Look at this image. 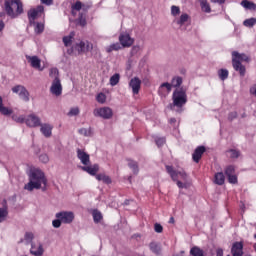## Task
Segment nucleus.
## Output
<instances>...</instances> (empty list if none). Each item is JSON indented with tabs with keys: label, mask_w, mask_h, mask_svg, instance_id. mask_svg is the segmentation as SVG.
I'll return each mask as SVG.
<instances>
[{
	"label": "nucleus",
	"mask_w": 256,
	"mask_h": 256,
	"mask_svg": "<svg viewBox=\"0 0 256 256\" xmlns=\"http://www.w3.org/2000/svg\"><path fill=\"white\" fill-rule=\"evenodd\" d=\"M169 223H175V218L171 217Z\"/></svg>",
	"instance_id": "63"
},
{
	"label": "nucleus",
	"mask_w": 256,
	"mask_h": 256,
	"mask_svg": "<svg viewBox=\"0 0 256 256\" xmlns=\"http://www.w3.org/2000/svg\"><path fill=\"white\" fill-rule=\"evenodd\" d=\"M250 94L256 98V84L250 87Z\"/></svg>",
	"instance_id": "57"
},
{
	"label": "nucleus",
	"mask_w": 256,
	"mask_h": 256,
	"mask_svg": "<svg viewBox=\"0 0 256 256\" xmlns=\"http://www.w3.org/2000/svg\"><path fill=\"white\" fill-rule=\"evenodd\" d=\"M214 183L216 185H223L225 183V174L223 172H218L214 176Z\"/></svg>",
	"instance_id": "23"
},
{
	"label": "nucleus",
	"mask_w": 256,
	"mask_h": 256,
	"mask_svg": "<svg viewBox=\"0 0 256 256\" xmlns=\"http://www.w3.org/2000/svg\"><path fill=\"white\" fill-rule=\"evenodd\" d=\"M9 216V207L7 206V200L3 201V207L0 208V223H3Z\"/></svg>",
	"instance_id": "21"
},
{
	"label": "nucleus",
	"mask_w": 256,
	"mask_h": 256,
	"mask_svg": "<svg viewBox=\"0 0 256 256\" xmlns=\"http://www.w3.org/2000/svg\"><path fill=\"white\" fill-rule=\"evenodd\" d=\"M44 5H53V0H41Z\"/></svg>",
	"instance_id": "59"
},
{
	"label": "nucleus",
	"mask_w": 256,
	"mask_h": 256,
	"mask_svg": "<svg viewBox=\"0 0 256 256\" xmlns=\"http://www.w3.org/2000/svg\"><path fill=\"white\" fill-rule=\"evenodd\" d=\"M92 215H93L94 223H100L101 219H103V214H101L99 210H94Z\"/></svg>",
	"instance_id": "37"
},
{
	"label": "nucleus",
	"mask_w": 256,
	"mask_h": 256,
	"mask_svg": "<svg viewBox=\"0 0 256 256\" xmlns=\"http://www.w3.org/2000/svg\"><path fill=\"white\" fill-rule=\"evenodd\" d=\"M26 59L31 64V67L33 69H38L39 71H43V68H41V59L37 56H26Z\"/></svg>",
	"instance_id": "18"
},
{
	"label": "nucleus",
	"mask_w": 256,
	"mask_h": 256,
	"mask_svg": "<svg viewBox=\"0 0 256 256\" xmlns=\"http://www.w3.org/2000/svg\"><path fill=\"white\" fill-rule=\"evenodd\" d=\"M73 37H75V32H70L68 36L63 37V43L65 47H69L73 41Z\"/></svg>",
	"instance_id": "28"
},
{
	"label": "nucleus",
	"mask_w": 256,
	"mask_h": 256,
	"mask_svg": "<svg viewBox=\"0 0 256 256\" xmlns=\"http://www.w3.org/2000/svg\"><path fill=\"white\" fill-rule=\"evenodd\" d=\"M13 121H15L16 123H26L27 117L20 115H13L12 116Z\"/></svg>",
	"instance_id": "43"
},
{
	"label": "nucleus",
	"mask_w": 256,
	"mask_h": 256,
	"mask_svg": "<svg viewBox=\"0 0 256 256\" xmlns=\"http://www.w3.org/2000/svg\"><path fill=\"white\" fill-rule=\"evenodd\" d=\"M150 251L152 253H155V255H161V245L158 244L157 242H152L149 244Z\"/></svg>",
	"instance_id": "25"
},
{
	"label": "nucleus",
	"mask_w": 256,
	"mask_h": 256,
	"mask_svg": "<svg viewBox=\"0 0 256 256\" xmlns=\"http://www.w3.org/2000/svg\"><path fill=\"white\" fill-rule=\"evenodd\" d=\"M242 7H244V9H255L256 5L253 2L247 1V0H243L241 2Z\"/></svg>",
	"instance_id": "41"
},
{
	"label": "nucleus",
	"mask_w": 256,
	"mask_h": 256,
	"mask_svg": "<svg viewBox=\"0 0 256 256\" xmlns=\"http://www.w3.org/2000/svg\"><path fill=\"white\" fill-rule=\"evenodd\" d=\"M218 76H219V79L221 81H225V80L229 79V70H227V69H220L218 71Z\"/></svg>",
	"instance_id": "33"
},
{
	"label": "nucleus",
	"mask_w": 256,
	"mask_h": 256,
	"mask_svg": "<svg viewBox=\"0 0 256 256\" xmlns=\"http://www.w3.org/2000/svg\"><path fill=\"white\" fill-rule=\"evenodd\" d=\"M4 9L8 17L11 19H17L19 15H23V2L21 0H6L4 2Z\"/></svg>",
	"instance_id": "4"
},
{
	"label": "nucleus",
	"mask_w": 256,
	"mask_h": 256,
	"mask_svg": "<svg viewBox=\"0 0 256 256\" xmlns=\"http://www.w3.org/2000/svg\"><path fill=\"white\" fill-rule=\"evenodd\" d=\"M45 12V7L43 5H39L36 8H32L28 11V19L29 21H35L37 17H41Z\"/></svg>",
	"instance_id": "10"
},
{
	"label": "nucleus",
	"mask_w": 256,
	"mask_h": 256,
	"mask_svg": "<svg viewBox=\"0 0 256 256\" xmlns=\"http://www.w3.org/2000/svg\"><path fill=\"white\" fill-rule=\"evenodd\" d=\"M40 131L44 137H51L52 131H53V126L50 124H41L40 125Z\"/></svg>",
	"instance_id": "22"
},
{
	"label": "nucleus",
	"mask_w": 256,
	"mask_h": 256,
	"mask_svg": "<svg viewBox=\"0 0 256 256\" xmlns=\"http://www.w3.org/2000/svg\"><path fill=\"white\" fill-rule=\"evenodd\" d=\"M180 13H181V8L175 5L171 7V15H173V17H177V15H179Z\"/></svg>",
	"instance_id": "49"
},
{
	"label": "nucleus",
	"mask_w": 256,
	"mask_h": 256,
	"mask_svg": "<svg viewBox=\"0 0 256 256\" xmlns=\"http://www.w3.org/2000/svg\"><path fill=\"white\" fill-rule=\"evenodd\" d=\"M76 153H77V158L82 163V165H91V158L89 154H87V152L78 148L76 150Z\"/></svg>",
	"instance_id": "14"
},
{
	"label": "nucleus",
	"mask_w": 256,
	"mask_h": 256,
	"mask_svg": "<svg viewBox=\"0 0 256 256\" xmlns=\"http://www.w3.org/2000/svg\"><path fill=\"white\" fill-rule=\"evenodd\" d=\"M232 256H243V242H234L231 248Z\"/></svg>",
	"instance_id": "19"
},
{
	"label": "nucleus",
	"mask_w": 256,
	"mask_h": 256,
	"mask_svg": "<svg viewBox=\"0 0 256 256\" xmlns=\"http://www.w3.org/2000/svg\"><path fill=\"white\" fill-rule=\"evenodd\" d=\"M4 30H5V21L0 19V33H3Z\"/></svg>",
	"instance_id": "58"
},
{
	"label": "nucleus",
	"mask_w": 256,
	"mask_h": 256,
	"mask_svg": "<svg viewBox=\"0 0 256 256\" xmlns=\"http://www.w3.org/2000/svg\"><path fill=\"white\" fill-rule=\"evenodd\" d=\"M26 125L31 128L41 127V118L34 113L29 114L26 117Z\"/></svg>",
	"instance_id": "11"
},
{
	"label": "nucleus",
	"mask_w": 256,
	"mask_h": 256,
	"mask_svg": "<svg viewBox=\"0 0 256 256\" xmlns=\"http://www.w3.org/2000/svg\"><path fill=\"white\" fill-rule=\"evenodd\" d=\"M172 87H181L183 85V78L181 76H175L171 80Z\"/></svg>",
	"instance_id": "27"
},
{
	"label": "nucleus",
	"mask_w": 256,
	"mask_h": 256,
	"mask_svg": "<svg viewBox=\"0 0 256 256\" xmlns=\"http://www.w3.org/2000/svg\"><path fill=\"white\" fill-rule=\"evenodd\" d=\"M120 45L124 48L131 47L135 43V39L131 37L128 33H121L119 35Z\"/></svg>",
	"instance_id": "13"
},
{
	"label": "nucleus",
	"mask_w": 256,
	"mask_h": 256,
	"mask_svg": "<svg viewBox=\"0 0 256 256\" xmlns=\"http://www.w3.org/2000/svg\"><path fill=\"white\" fill-rule=\"evenodd\" d=\"M96 179L97 181H103L106 185H111L112 183L111 177L106 174H97Z\"/></svg>",
	"instance_id": "26"
},
{
	"label": "nucleus",
	"mask_w": 256,
	"mask_h": 256,
	"mask_svg": "<svg viewBox=\"0 0 256 256\" xmlns=\"http://www.w3.org/2000/svg\"><path fill=\"white\" fill-rule=\"evenodd\" d=\"M200 6L204 13H209L211 11V6L209 5V2H207V0H200Z\"/></svg>",
	"instance_id": "35"
},
{
	"label": "nucleus",
	"mask_w": 256,
	"mask_h": 256,
	"mask_svg": "<svg viewBox=\"0 0 256 256\" xmlns=\"http://www.w3.org/2000/svg\"><path fill=\"white\" fill-rule=\"evenodd\" d=\"M139 46H133L131 49V55H137V53H139Z\"/></svg>",
	"instance_id": "56"
},
{
	"label": "nucleus",
	"mask_w": 256,
	"mask_h": 256,
	"mask_svg": "<svg viewBox=\"0 0 256 256\" xmlns=\"http://www.w3.org/2000/svg\"><path fill=\"white\" fill-rule=\"evenodd\" d=\"M128 167L132 169L134 175H137V173H139V164H137L136 161L128 160Z\"/></svg>",
	"instance_id": "32"
},
{
	"label": "nucleus",
	"mask_w": 256,
	"mask_h": 256,
	"mask_svg": "<svg viewBox=\"0 0 256 256\" xmlns=\"http://www.w3.org/2000/svg\"><path fill=\"white\" fill-rule=\"evenodd\" d=\"M39 161H41V163H47L49 161V156L47 154H41L39 156Z\"/></svg>",
	"instance_id": "53"
},
{
	"label": "nucleus",
	"mask_w": 256,
	"mask_h": 256,
	"mask_svg": "<svg viewBox=\"0 0 256 256\" xmlns=\"http://www.w3.org/2000/svg\"><path fill=\"white\" fill-rule=\"evenodd\" d=\"M12 93H17L25 103H29V91L23 85H17L12 88Z\"/></svg>",
	"instance_id": "9"
},
{
	"label": "nucleus",
	"mask_w": 256,
	"mask_h": 256,
	"mask_svg": "<svg viewBox=\"0 0 256 256\" xmlns=\"http://www.w3.org/2000/svg\"><path fill=\"white\" fill-rule=\"evenodd\" d=\"M243 25H244V27H255L256 18H249V19L244 20Z\"/></svg>",
	"instance_id": "40"
},
{
	"label": "nucleus",
	"mask_w": 256,
	"mask_h": 256,
	"mask_svg": "<svg viewBox=\"0 0 256 256\" xmlns=\"http://www.w3.org/2000/svg\"><path fill=\"white\" fill-rule=\"evenodd\" d=\"M78 25H80V27H85V25H87V18H85L83 13L79 14Z\"/></svg>",
	"instance_id": "42"
},
{
	"label": "nucleus",
	"mask_w": 256,
	"mask_h": 256,
	"mask_svg": "<svg viewBox=\"0 0 256 256\" xmlns=\"http://www.w3.org/2000/svg\"><path fill=\"white\" fill-rule=\"evenodd\" d=\"M121 79V76L116 73L113 76L110 77V85L111 87H115L119 83V80Z\"/></svg>",
	"instance_id": "38"
},
{
	"label": "nucleus",
	"mask_w": 256,
	"mask_h": 256,
	"mask_svg": "<svg viewBox=\"0 0 256 256\" xmlns=\"http://www.w3.org/2000/svg\"><path fill=\"white\" fill-rule=\"evenodd\" d=\"M166 172L170 175L179 189H189L191 183L187 182V172L185 170L177 171L173 166L166 165Z\"/></svg>",
	"instance_id": "2"
},
{
	"label": "nucleus",
	"mask_w": 256,
	"mask_h": 256,
	"mask_svg": "<svg viewBox=\"0 0 256 256\" xmlns=\"http://www.w3.org/2000/svg\"><path fill=\"white\" fill-rule=\"evenodd\" d=\"M120 49L121 44L119 42H116L106 47V53H112V51H119Z\"/></svg>",
	"instance_id": "29"
},
{
	"label": "nucleus",
	"mask_w": 256,
	"mask_h": 256,
	"mask_svg": "<svg viewBox=\"0 0 256 256\" xmlns=\"http://www.w3.org/2000/svg\"><path fill=\"white\" fill-rule=\"evenodd\" d=\"M3 106V98L0 96V107Z\"/></svg>",
	"instance_id": "64"
},
{
	"label": "nucleus",
	"mask_w": 256,
	"mask_h": 256,
	"mask_svg": "<svg viewBox=\"0 0 256 256\" xmlns=\"http://www.w3.org/2000/svg\"><path fill=\"white\" fill-rule=\"evenodd\" d=\"M187 21H189V14H182L180 16V18L176 21V23L180 27H183V25H185V23H187Z\"/></svg>",
	"instance_id": "34"
},
{
	"label": "nucleus",
	"mask_w": 256,
	"mask_h": 256,
	"mask_svg": "<svg viewBox=\"0 0 256 256\" xmlns=\"http://www.w3.org/2000/svg\"><path fill=\"white\" fill-rule=\"evenodd\" d=\"M154 231L156 233H163V226L161 224H159V223H156L154 225Z\"/></svg>",
	"instance_id": "54"
},
{
	"label": "nucleus",
	"mask_w": 256,
	"mask_h": 256,
	"mask_svg": "<svg viewBox=\"0 0 256 256\" xmlns=\"http://www.w3.org/2000/svg\"><path fill=\"white\" fill-rule=\"evenodd\" d=\"M45 253V249L43 248V244L40 241L33 242L30 248V255L33 256H43Z\"/></svg>",
	"instance_id": "12"
},
{
	"label": "nucleus",
	"mask_w": 256,
	"mask_h": 256,
	"mask_svg": "<svg viewBox=\"0 0 256 256\" xmlns=\"http://www.w3.org/2000/svg\"><path fill=\"white\" fill-rule=\"evenodd\" d=\"M78 133L80 135H83L84 137H91L93 135V131L91 130V128H80L78 130Z\"/></svg>",
	"instance_id": "36"
},
{
	"label": "nucleus",
	"mask_w": 256,
	"mask_h": 256,
	"mask_svg": "<svg viewBox=\"0 0 256 256\" xmlns=\"http://www.w3.org/2000/svg\"><path fill=\"white\" fill-rule=\"evenodd\" d=\"M93 115L102 119H111L113 117V110L109 107L96 108L93 111Z\"/></svg>",
	"instance_id": "8"
},
{
	"label": "nucleus",
	"mask_w": 256,
	"mask_h": 256,
	"mask_svg": "<svg viewBox=\"0 0 256 256\" xmlns=\"http://www.w3.org/2000/svg\"><path fill=\"white\" fill-rule=\"evenodd\" d=\"M83 7V3H81V1H76L75 4L72 5V11H79L80 9H82Z\"/></svg>",
	"instance_id": "51"
},
{
	"label": "nucleus",
	"mask_w": 256,
	"mask_h": 256,
	"mask_svg": "<svg viewBox=\"0 0 256 256\" xmlns=\"http://www.w3.org/2000/svg\"><path fill=\"white\" fill-rule=\"evenodd\" d=\"M50 77H53L54 80L52 81L50 87V93L55 95V97H60L63 94V85H61V79L59 78V70L57 68L50 69L49 73Z\"/></svg>",
	"instance_id": "7"
},
{
	"label": "nucleus",
	"mask_w": 256,
	"mask_h": 256,
	"mask_svg": "<svg viewBox=\"0 0 256 256\" xmlns=\"http://www.w3.org/2000/svg\"><path fill=\"white\" fill-rule=\"evenodd\" d=\"M211 3H218L219 5H223V3H225L226 0H210Z\"/></svg>",
	"instance_id": "60"
},
{
	"label": "nucleus",
	"mask_w": 256,
	"mask_h": 256,
	"mask_svg": "<svg viewBox=\"0 0 256 256\" xmlns=\"http://www.w3.org/2000/svg\"><path fill=\"white\" fill-rule=\"evenodd\" d=\"M229 121H233V119H237V112H231L228 115Z\"/></svg>",
	"instance_id": "55"
},
{
	"label": "nucleus",
	"mask_w": 256,
	"mask_h": 256,
	"mask_svg": "<svg viewBox=\"0 0 256 256\" xmlns=\"http://www.w3.org/2000/svg\"><path fill=\"white\" fill-rule=\"evenodd\" d=\"M41 185H44L42 188L43 191L47 188V178L45 173L40 169H33L29 174V183L25 184L24 189L26 191H33V189H41Z\"/></svg>",
	"instance_id": "1"
},
{
	"label": "nucleus",
	"mask_w": 256,
	"mask_h": 256,
	"mask_svg": "<svg viewBox=\"0 0 256 256\" xmlns=\"http://www.w3.org/2000/svg\"><path fill=\"white\" fill-rule=\"evenodd\" d=\"M216 256H223V249L222 248H218L216 250Z\"/></svg>",
	"instance_id": "61"
},
{
	"label": "nucleus",
	"mask_w": 256,
	"mask_h": 256,
	"mask_svg": "<svg viewBox=\"0 0 256 256\" xmlns=\"http://www.w3.org/2000/svg\"><path fill=\"white\" fill-rule=\"evenodd\" d=\"M79 113H80L79 107H74L70 109L67 115L68 117H77Z\"/></svg>",
	"instance_id": "46"
},
{
	"label": "nucleus",
	"mask_w": 256,
	"mask_h": 256,
	"mask_svg": "<svg viewBox=\"0 0 256 256\" xmlns=\"http://www.w3.org/2000/svg\"><path fill=\"white\" fill-rule=\"evenodd\" d=\"M33 239H35V235H33V232H26L24 235V241L26 245H31L33 242Z\"/></svg>",
	"instance_id": "30"
},
{
	"label": "nucleus",
	"mask_w": 256,
	"mask_h": 256,
	"mask_svg": "<svg viewBox=\"0 0 256 256\" xmlns=\"http://www.w3.org/2000/svg\"><path fill=\"white\" fill-rule=\"evenodd\" d=\"M96 101H97L98 103L103 104V103H105V102L107 101V96H105L104 93H99V94L96 96Z\"/></svg>",
	"instance_id": "47"
},
{
	"label": "nucleus",
	"mask_w": 256,
	"mask_h": 256,
	"mask_svg": "<svg viewBox=\"0 0 256 256\" xmlns=\"http://www.w3.org/2000/svg\"><path fill=\"white\" fill-rule=\"evenodd\" d=\"M172 101V104L169 105L170 109L173 110L177 107L181 112L183 106L187 105V92L183 88H177L172 94Z\"/></svg>",
	"instance_id": "6"
},
{
	"label": "nucleus",
	"mask_w": 256,
	"mask_h": 256,
	"mask_svg": "<svg viewBox=\"0 0 256 256\" xmlns=\"http://www.w3.org/2000/svg\"><path fill=\"white\" fill-rule=\"evenodd\" d=\"M74 49L78 51V53H85V51H91V49H93V44L81 41L74 46Z\"/></svg>",
	"instance_id": "17"
},
{
	"label": "nucleus",
	"mask_w": 256,
	"mask_h": 256,
	"mask_svg": "<svg viewBox=\"0 0 256 256\" xmlns=\"http://www.w3.org/2000/svg\"><path fill=\"white\" fill-rule=\"evenodd\" d=\"M56 219L52 221V227L54 229H59L61 224L71 225L75 221V213L72 211H60L55 214Z\"/></svg>",
	"instance_id": "5"
},
{
	"label": "nucleus",
	"mask_w": 256,
	"mask_h": 256,
	"mask_svg": "<svg viewBox=\"0 0 256 256\" xmlns=\"http://www.w3.org/2000/svg\"><path fill=\"white\" fill-rule=\"evenodd\" d=\"M169 123H171V125H173V123H177V119L171 118V119L169 120Z\"/></svg>",
	"instance_id": "62"
},
{
	"label": "nucleus",
	"mask_w": 256,
	"mask_h": 256,
	"mask_svg": "<svg viewBox=\"0 0 256 256\" xmlns=\"http://www.w3.org/2000/svg\"><path fill=\"white\" fill-rule=\"evenodd\" d=\"M190 256H205V251L199 248V246H193L190 249Z\"/></svg>",
	"instance_id": "24"
},
{
	"label": "nucleus",
	"mask_w": 256,
	"mask_h": 256,
	"mask_svg": "<svg viewBox=\"0 0 256 256\" xmlns=\"http://www.w3.org/2000/svg\"><path fill=\"white\" fill-rule=\"evenodd\" d=\"M227 153L230 154L231 159H239V155H241V152L237 149H230Z\"/></svg>",
	"instance_id": "39"
},
{
	"label": "nucleus",
	"mask_w": 256,
	"mask_h": 256,
	"mask_svg": "<svg viewBox=\"0 0 256 256\" xmlns=\"http://www.w3.org/2000/svg\"><path fill=\"white\" fill-rule=\"evenodd\" d=\"M165 141H166L165 137H156L155 138V143H156L157 147H163Z\"/></svg>",
	"instance_id": "50"
},
{
	"label": "nucleus",
	"mask_w": 256,
	"mask_h": 256,
	"mask_svg": "<svg viewBox=\"0 0 256 256\" xmlns=\"http://www.w3.org/2000/svg\"><path fill=\"white\" fill-rule=\"evenodd\" d=\"M0 113L2 115H11L13 113V110L2 105V106H0Z\"/></svg>",
	"instance_id": "48"
},
{
	"label": "nucleus",
	"mask_w": 256,
	"mask_h": 256,
	"mask_svg": "<svg viewBox=\"0 0 256 256\" xmlns=\"http://www.w3.org/2000/svg\"><path fill=\"white\" fill-rule=\"evenodd\" d=\"M228 183H231L232 185H235L237 183V175L232 174L231 176H227Z\"/></svg>",
	"instance_id": "52"
},
{
	"label": "nucleus",
	"mask_w": 256,
	"mask_h": 256,
	"mask_svg": "<svg viewBox=\"0 0 256 256\" xmlns=\"http://www.w3.org/2000/svg\"><path fill=\"white\" fill-rule=\"evenodd\" d=\"M225 175H226V177H230L231 175H235V166L230 165V166L226 167Z\"/></svg>",
	"instance_id": "45"
},
{
	"label": "nucleus",
	"mask_w": 256,
	"mask_h": 256,
	"mask_svg": "<svg viewBox=\"0 0 256 256\" xmlns=\"http://www.w3.org/2000/svg\"><path fill=\"white\" fill-rule=\"evenodd\" d=\"M81 169L89 175L97 177V173L99 172V164H94L92 166L84 165L81 167Z\"/></svg>",
	"instance_id": "20"
},
{
	"label": "nucleus",
	"mask_w": 256,
	"mask_h": 256,
	"mask_svg": "<svg viewBox=\"0 0 256 256\" xmlns=\"http://www.w3.org/2000/svg\"><path fill=\"white\" fill-rule=\"evenodd\" d=\"M245 61V63H249L251 61V58L247 56L245 53H239L237 51L232 52V67L234 70H236L240 77H245V73L247 69L245 68V65H243L241 62Z\"/></svg>",
	"instance_id": "3"
},
{
	"label": "nucleus",
	"mask_w": 256,
	"mask_h": 256,
	"mask_svg": "<svg viewBox=\"0 0 256 256\" xmlns=\"http://www.w3.org/2000/svg\"><path fill=\"white\" fill-rule=\"evenodd\" d=\"M34 31L37 35H41L45 31V25L43 23H37Z\"/></svg>",
	"instance_id": "44"
},
{
	"label": "nucleus",
	"mask_w": 256,
	"mask_h": 256,
	"mask_svg": "<svg viewBox=\"0 0 256 256\" xmlns=\"http://www.w3.org/2000/svg\"><path fill=\"white\" fill-rule=\"evenodd\" d=\"M205 151H207V148H205V146L196 147L192 154V159L194 163H199V161H201V157H203V153H205Z\"/></svg>",
	"instance_id": "16"
},
{
	"label": "nucleus",
	"mask_w": 256,
	"mask_h": 256,
	"mask_svg": "<svg viewBox=\"0 0 256 256\" xmlns=\"http://www.w3.org/2000/svg\"><path fill=\"white\" fill-rule=\"evenodd\" d=\"M129 87L132 88L133 95H139V91H141V79L138 77H134L129 82Z\"/></svg>",
	"instance_id": "15"
},
{
	"label": "nucleus",
	"mask_w": 256,
	"mask_h": 256,
	"mask_svg": "<svg viewBox=\"0 0 256 256\" xmlns=\"http://www.w3.org/2000/svg\"><path fill=\"white\" fill-rule=\"evenodd\" d=\"M163 89H166L167 93H171V89H173V85L169 82L162 83L158 89V93H161Z\"/></svg>",
	"instance_id": "31"
}]
</instances>
